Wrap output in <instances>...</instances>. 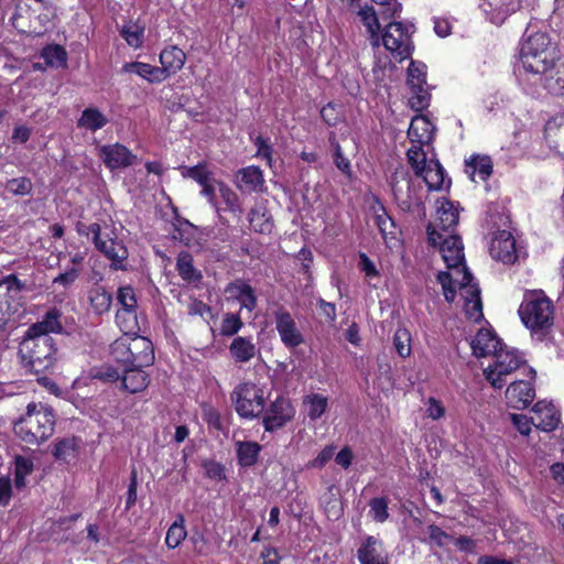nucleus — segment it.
Masks as SVG:
<instances>
[{
    "mask_svg": "<svg viewBox=\"0 0 564 564\" xmlns=\"http://www.w3.org/2000/svg\"><path fill=\"white\" fill-rule=\"evenodd\" d=\"M427 240L432 246H440V252L448 269H458L462 265V280L458 282L465 299L466 314L474 319L482 316V303L480 299V289L474 282V276L464 264V247L460 237L448 235L443 237L432 224L426 227Z\"/></svg>",
    "mask_w": 564,
    "mask_h": 564,
    "instance_id": "obj_1",
    "label": "nucleus"
},
{
    "mask_svg": "<svg viewBox=\"0 0 564 564\" xmlns=\"http://www.w3.org/2000/svg\"><path fill=\"white\" fill-rule=\"evenodd\" d=\"M55 415L53 409L43 403H30L26 412L14 422V434L25 444L39 446L54 433Z\"/></svg>",
    "mask_w": 564,
    "mask_h": 564,
    "instance_id": "obj_2",
    "label": "nucleus"
},
{
    "mask_svg": "<svg viewBox=\"0 0 564 564\" xmlns=\"http://www.w3.org/2000/svg\"><path fill=\"white\" fill-rule=\"evenodd\" d=\"M56 352V344L52 337H39L25 332L18 356L26 373L40 376L54 366Z\"/></svg>",
    "mask_w": 564,
    "mask_h": 564,
    "instance_id": "obj_3",
    "label": "nucleus"
},
{
    "mask_svg": "<svg viewBox=\"0 0 564 564\" xmlns=\"http://www.w3.org/2000/svg\"><path fill=\"white\" fill-rule=\"evenodd\" d=\"M519 316L525 327L541 338L553 326L554 306L543 291H529L519 307Z\"/></svg>",
    "mask_w": 564,
    "mask_h": 564,
    "instance_id": "obj_4",
    "label": "nucleus"
},
{
    "mask_svg": "<svg viewBox=\"0 0 564 564\" xmlns=\"http://www.w3.org/2000/svg\"><path fill=\"white\" fill-rule=\"evenodd\" d=\"M520 54L524 70L532 76L545 73L547 67L560 59L557 43L552 42L551 37H527Z\"/></svg>",
    "mask_w": 564,
    "mask_h": 564,
    "instance_id": "obj_5",
    "label": "nucleus"
},
{
    "mask_svg": "<svg viewBox=\"0 0 564 564\" xmlns=\"http://www.w3.org/2000/svg\"><path fill=\"white\" fill-rule=\"evenodd\" d=\"M79 235L89 236L98 251L111 260V268L113 270H124L126 261L128 259V249L122 241H119L112 230L101 229L98 223L85 225L79 223L77 225Z\"/></svg>",
    "mask_w": 564,
    "mask_h": 564,
    "instance_id": "obj_6",
    "label": "nucleus"
},
{
    "mask_svg": "<svg viewBox=\"0 0 564 564\" xmlns=\"http://www.w3.org/2000/svg\"><path fill=\"white\" fill-rule=\"evenodd\" d=\"M394 199L402 212L416 213L425 217V205L421 196L422 185L411 177L404 167L397 169L390 180Z\"/></svg>",
    "mask_w": 564,
    "mask_h": 564,
    "instance_id": "obj_7",
    "label": "nucleus"
},
{
    "mask_svg": "<svg viewBox=\"0 0 564 564\" xmlns=\"http://www.w3.org/2000/svg\"><path fill=\"white\" fill-rule=\"evenodd\" d=\"M494 362L484 369V375L490 384L496 389H501L506 384V376L510 375L525 360L514 348L502 346L494 355Z\"/></svg>",
    "mask_w": 564,
    "mask_h": 564,
    "instance_id": "obj_8",
    "label": "nucleus"
},
{
    "mask_svg": "<svg viewBox=\"0 0 564 564\" xmlns=\"http://www.w3.org/2000/svg\"><path fill=\"white\" fill-rule=\"evenodd\" d=\"M231 400L241 417L252 419L264 410V399L254 386L239 384L231 393Z\"/></svg>",
    "mask_w": 564,
    "mask_h": 564,
    "instance_id": "obj_9",
    "label": "nucleus"
},
{
    "mask_svg": "<svg viewBox=\"0 0 564 564\" xmlns=\"http://www.w3.org/2000/svg\"><path fill=\"white\" fill-rule=\"evenodd\" d=\"M379 6L381 20L387 22L383 26L384 32L381 35H392L391 31L399 33V35H413L416 28L413 23H402L390 21L401 11V4L397 0H372Z\"/></svg>",
    "mask_w": 564,
    "mask_h": 564,
    "instance_id": "obj_10",
    "label": "nucleus"
},
{
    "mask_svg": "<svg viewBox=\"0 0 564 564\" xmlns=\"http://www.w3.org/2000/svg\"><path fill=\"white\" fill-rule=\"evenodd\" d=\"M294 409L291 402L284 398L274 400L265 411L263 425L265 431L273 432L282 429L294 416Z\"/></svg>",
    "mask_w": 564,
    "mask_h": 564,
    "instance_id": "obj_11",
    "label": "nucleus"
},
{
    "mask_svg": "<svg viewBox=\"0 0 564 564\" xmlns=\"http://www.w3.org/2000/svg\"><path fill=\"white\" fill-rule=\"evenodd\" d=\"M98 155L104 164L111 171L131 166L137 156L121 143L101 145Z\"/></svg>",
    "mask_w": 564,
    "mask_h": 564,
    "instance_id": "obj_12",
    "label": "nucleus"
},
{
    "mask_svg": "<svg viewBox=\"0 0 564 564\" xmlns=\"http://www.w3.org/2000/svg\"><path fill=\"white\" fill-rule=\"evenodd\" d=\"M489 252L491 257L503 263H513L517 260L516 240L511 232L498 230L495 232Z\"/></svg>",
    "mask_w": 564,
    "mask_h": 564,
    "instance_id": "obj_13",
    "label": "nucleus"
},
{
    "mask_svg": "<svg viewBox=\"0 0 564 564\" xmlns=\"http://www.w3.org/2000/svg\"><path fill=\"white\" fill-rule=\"evenodd\" d=\"M123 316L121 314L116 315L117 324L120 326L123 332V336L116 339L110 346V352L113 359L122 364L126 367H129L130 360V343L131 335H135L139 330V327L130 326L129 324H123Z\"/></svg>",
    "mask_w": 564,
    "mask_h": 564,
    "instance_id": "obj_14",
    "label": "nucleus"
},
{
    "mask_svg": "<svg viewBox=\"0 0 564 564\" xmlns=\"http://www.w3.org/2000/svg\"><path fill=\"white\" fill-rule=\"evenodd\" d=\"M275 324L280 338L288 348H295L304 341L303 335L288 311L275 312Z\"/></svg>",
    "mask_w": 564,
    "mask_h": 564,
    "instance_id": "obj_15",
    "label": "nucleus"
},
{
    "mask_svg": "<svg viewBox=\"0 0 564 564\" xmlns=\"http://www.w3.org/2000/svg\"><path fill=\"white\" fill-rule=\"evenodd\" d=\"M129 367H149L154 361V348L151 340L143 336L131 335Z\"/></svg>",
    "mask_w": 564,
    "mask_h": 564,
    "instance_id": "obj_16",
    "label": "nucleus"
},
{
    "mask_svg": "<svg viewBox=\"0 0 564 564\" xmlns=\"http://www.w3.org/2000/svg\"><path fill=\"white\" fill-rule=\"evenodd\" d=\"M506 398L512 408L525 409L534 400L535 390L531 381L517 380L508 387Z\"/></svg>",
    "mask_w": 564,
    "mask_h": 564,
    "instance_id": "obj_17",
    "label": "nucleus"
},
{
    "mask_svg": "<svg viewBox=\"0 0 564 564\" xmlns=\"http://www.w3.org/2000/svg\"><path fill=\"white\" fill-rule=\"evenodd\" d=\"M534 83H540L549 93L561 95L564 91V65L555 63L545 73H538Z\"/></svg>",
    "mask_w": 564,
    "mask_h": 564,
    "instance_id": "obj_18",
    "label": "nucleus"
},
{
    "mask_svg": "<svg viewBox=\"0 0 564 564\" xmlns=\"http://www.w3.org/2000/svg\"><path fill=\"white\" fill-rule=\"evenodd\" d=\"M61 317L62 312L53 307L45 313L42 321L32 324L26 332L39 337H51V333L62 334Z\"/></svg>",
    "mask_w": 564,
    "mask_h": 564,
    "instance_id": "obj_19",
    "label": "nucleus"
},
{
    "mask_svg": "<svg viewBox=\"0 0 564 564\" xmlns=\"http://www.w3.org/2000/svg\"><path fill=\"white\" fill-rule=\"evenodd\" d=\"M544 138L550 149L564 158V113L556 115L546 122Z\"/></svg>",
    "mask_w": 564,
    "mask_h": 564,
    "instance_id": "obj_20",
    "label": "nucleus"
},
{
    "mask_svg": "<svg viewBox=\"0 0 564 564\" xmlns=\"http://www.w3.org/2000/svg\"><path fill=\"white\" fill-rule=\"evenodd\" d=\"M360 564H389L388 555L382 551L381 542L375 536H367L357 550Z\"/></svg>",
    "mask_w": 564,
    "mask_h": 564,
    "instance_id": "obj_21",
    "label": "nucleus"
},
{
    "mask_svg": "<svg viewBox=\"0 0 564 564\" xmlns=\"http://www.w3.org/2000/svg\"><path fill=\"white\" fill-rule=\"evenodd\" d=\"M473 354L480 358L494 355L500 347L503 346L501 340L490 330L481 328L477 332L476 336L470 343Z\"/></svg>",
    "mask_w": 564,
    "mask_h": 564,
    "instance_id": "obj_22",
    "label": "nucleus"
},
{
    "mask_svg": "<svg viewBox=\"0 0 564 564\" xmlns=\"http://www.w3.org/2000/svg\"><path fill=\"white\" fill-rule=\"evenodd\" d=\"M236 185L242 192H262L264 178L258 166H247L237 172Z\"/></svg>",
    "mask_w": 564,
    "mask_h": 564,
    "instance_id": "obj_23",
    "label": "nucleus"
},
{
    "mask_svg": "<svg viewBox=\"0 0 564 564\" xmlns=\"http://www.w3.org/2000/svg\"><path fill=\"white\" fill-rule=\"evenodd\" d=\"M534 425L545 432L553 431L560 423V414L551 403L539 401L533 406Z\"/></svg>",
    "mask_w": 564,
    "mask_h": 564,
    "instance_id": "obj_24",
    "label": "nucleus"
},
{
    "mask_svg": "<svg viewBox=\"0 0 564 564\" xmlns=\"http://www.w3.org/2000/svg\"><path fill=\"white\" fill-rule=\"evenodd\" d=\"M117 302L122 306V312H117V315L121 314L123 316V324L138 327L135 315L137 299L133 288L130 285L119 288L117 291Z\"/></svg>",
    "mask_w": 564,
    "mask_h": 564,
    "instance_id": "obj_25",
    "label": "nucleus"
},
{
    "mask_svg": "<svg viewBox=\"0 0 564 564\" xmlns=\"http://www.w3.org/2000/svg\"><path fill=\"white\" fill-rule=\"evenodd\" d=\"M225 292L236 299L241 304V308H247L249 312L257 305V297L252 286L242 280L229 283Z\"/></svg>",
    "mask_w": 564,
    "mask_h": 564,
    "instance_id": "obj_26",
    "label": "nucleus"
},
{
    "mask_svg": "<svg viewBox=\"0 0 564 564\" xmlns=\"http://www.w3.org/2000/svg\"><path fill=\"white\" fill-rule=\"evenodd\" d=\"M435 127L432 122L423 117H414L410 123L408 135L412 143L424 144L432 141Z\"/></svg>",
    "mask_w": 564,
    "mask_h": 564,
    "instance_id": "obj_27",
    "label": "nucleus"
},
{
    "mask_svg": "<svg viewBox=\"0 0 564 564\" xmlns=\"http://www.w3.org/2000/svg\"><path fill=\"white\" fill-rule=\"evenodd\" d=\"M143 367H126L121 377V386L130 393L143 391L150 380L148 375L142 370Z\"/></svg>",
    "mask_w": 564,
    "mask_h": 564,
    "instance_id": "obj_28",
    "label": "nucleus"
},
{
    "mask_svg": "<svg viewBox=\"0 0 564 564\" xmlns=\"http://www.w3.org/2000/svg\"><path fill=\"white\" fill-rule=\"evenodd\" d=\"M121 72L137 74L138 76L147 79L149 83H161L165 80L164 70H161L158 66H153L147 63H126L122 66Z\"/></svg>",
    "mask_w": 564,
    "mask_h": 564,
    "instance_id": "obj_29",
    "label": "nucleus"
},
{
    "mask_svg": "<svg viewBox=\"0 0 564 564\" xmlns=\"http://www.w3.org/2000/svg\"><path fill=\"white\" fill-rule=\"evenodd\" d=\"M160 62L162 64L160 69L164 70L166 79L170 75L175 74L183 67L185 62V54L181 48L176 46L165 48L160 54Z\"/></svg>",
    "mask_w": 564,
    "mask_h": 564,
    "instance_id": "obj_30",
    "label": "nucleus"
},
{
    "mask_svg": "<svg viewBox=\"0 0 564 564\" xmlns=\"http://www.w3.org/2000/svg\"><path fill=\"white\" fill-rule=\"evenodd\" d=\"M178 275L187 283L197 284L202 281L203 274L194 267V260L189 252L182 251L176 259Z\"/></svg>",
    "mask_w": 564,
    "mask_h": 564,
    "instance_id": "obj_31",
    "label": "nucleus"
},
{
    "mask_svg": "<svg viewBox=\"0 0 564 564\" xmlns=\"http://www.w3.org/2000/svg\"><path fill=\"white\" fill-rule=\"evenodd\" d=\"M78 445L75 437L56 440L53 444L52 455L58 462L70 463L76 459Z\"/></svg>",
    "mask_w": 564,
    "mask_h": 564,
    "instance_id": "obj_32",
    "label": "nucleus"
},
{
    "mask_svg": "<svg viewBox=\"0 0 564 564\" xmlns=\"http://www.w3.org/2000/svg\"><path fill=\"white\" fill-rule=\"evenodd\" d=\"M229 351L237 362H248L256 356L257 347L249 338L236 337L229 346Z\"/></svg>",
    "mask_w": 564,
    "mask_h": 564,
    "instance_id": "obj_33",
    "label": "nucleus"
},
{
    "mask_svg": "<svg viewBox=\"0 0 564 564\" xmlns=\"http://www.w3.org/2000/svg\"><path fill=\"white\" fill-rule=\"evenodd\" d=\"M88 301L96 315L109 312L112 304V294L104 286L96 285L88 292Z\"/></svg>",
    "mask_w": 564,
    "mask_h": 564,
    "instance_id": "obj_34",
    "label": "nucleus"
},
{
    "mask_svg": "<svg viewBox=\"0 0 564 564\" xmlns=\"http://www.w3.org/2000/svg\"><path fill=\"white\" fill-rule=\"evenodd\" d=\"M437 216L442 230L447 231L455 227L459 220V213L453 202L442 198L437 200Z\"/></svg>",
    "mask_w": 564,
    "mask_h": 564,
    "instance_id": "obj_35",
    "label": "nucleus"
},
{
    "mask_svg": "<svg viewBox=\"0 0 564 564\" xmlns=\"http://www.w3.org/2000/svg\"><path fill=\"white\" fill-rule=\"evenodd\" d=\"M381 40L382 45L399 61L409 58L414 48L411 37H381Z\"/></svg>",
    "mask_w": 564,
    "mask_h": 564,
    "instance_id": "obj_36",
    "label": "nucleus"
},
{
    "mask_svg": "<svg viewBox=\"0 0 564 564\" xmlns=\"http://www.w3.org/2000/svg\"><path fill=\"white\" fill-rule=\"evenodd\" d=\"M108 123L107 117L97 108L88 107L77 120V128H84L93 132L104 128Z\"/></svg>",
    "mask_w": 564,
    "mask_h": 564,
    "instance_id": "obj_37",
    "label": "nucleus"
},
{
    "mask_svg": "<svg viewBox=\"0 0 564 564\" xmlns=\"http://www.w3.org/2000/svg\"><path fill=\"white\" fill-rule=\"evenodd\" d=\"M422 177L430 191L442 188L445 180V171L438 160L431 159Z\"/></svg>",
    "mask_w": 564,
    "mask_h": 564,
    "instance_id": "obj_38",
    "label": "nucleus"
},
{
    "mask_svg": "<svg viewBox=\"0 0 564 564\" xmlns=\"http://www.w3.org/2000/svg\"><path fill=\"white\" fill-rule=\"evenodd\" d=\"M411 96L409 97V105L415 111H422L430 106L431 94L427 90L426 83H416L409 85Z\"/></svg>",
    "mask_w": 564,
    "mask_h": 564,
    "instance_id": "obj_39",
    "label": "nucleus"
},
{
    "mask_svg": "<svg viewBox=\"0 0 564 564\" xmlns=\"http://www.w3.org/2000/svg\"><path fill=\"white\" fill-rule=\"evenodd\" d=\"M249 223L252 229L259 234H270L273 228L271 216L264 208L254 207L249 213Z\"/></svg>",
    "mask_w": 564,
    "mask_h": 564,
    "instance_id": "obj_40",
    "label": "nucleus"
},
{
    "mask_svg": "<svg viewBox=\"0 0 564 564\" xmlns=\"http://www.w3.org/2000/svg\"><path fill=\"white\" fill-rule=\"evenodd\" d=\"M41 57L51 67L59 68L67 65V52L61 45H47L42 50Z\"/></svg>",
    "mask_w": 564,
    "mask_h": 564,
    "instance_id": "obj_41",
    "label": "nucleus"
},
{
    "mask_svg": "<svg viewBox=\"0 0 564 564\" xmlns=\"http://www.w3.org/2000/svg\"><path fill=\"white\" fill-rule=\"evenodd\" d=\"M261 447L256 442H240L238 443L237 455L239 464L243 467L253 466L259 457Z\"/></svg>",
    "mask_w": 564,
    "mask_h": 564,
    "instance_id": "obj_42",
    "label": "nucleus"
},
{
    "mask_svg": "<svg viewBox=\"0 0 564 564\" xmlns=\"http://www.w3.org/2000/svg\"><path fill=\"white\" fill-rule=\"evenodd\" d=\"M406 159L411 167L413 169L415 175H423L429 161L426 158V153L422 149V144H413L408 151H406Z\"/></svg>",
    "mask_w": 564,
    "mask_h": 564,
    "instance_id": "obj_43",
    "label": "nucleus"
},
{
    "mask_svg": "<svg viewBox=\"0 0 564 564\" xmlns=\"http://www.w3.org/2000/svg\"><path fill=\"white\" fill-rule=\"evenodd\" d=\"M328 399L319 393L307 395L304 399V405L307 409V415L311 420L319 419L326 411Z\"/></svg>",
    "mask_w": 564,
    "mask_h": 564,
    "instance_id": "obj_44",
    "label": "nucleus"
},
{
    "mask_svg": "<svg viewBox=\"0 0 564 564\" xmlns=\"http://www.w3.org/2000/svg\"><path fill=\"white\" fill-rule=\"evenodd\" d=\"M184 517L178 514L173 524L169 528L165 536V544L169 549L177 547L186 538V530L184 528Z\"/></svg>",
    "mask_w": 564,
    "mask_h": 564,
    "instance_id": "obj_45",
    "label": "nucleus"
},
{
    "mask_svg": "<svg viewBox=\"0 0 564 564\" xmlns=\"http://www.w3.org/2000/svg\"><path fill=\"white\" fill-rule=\"evenodd\" d=\"M358 15L360 17L361 22L367 26L368 32L370 35H378V31L381 30L382 24L380 22L379 15L380 9L377 11L372 7H364L358 12Z\"/></svg>",
    "mask_w": 564,
    "mask_h": 564,
    "instance_id": "obj_46",
    "label": "nucleus"
},
{
    "mask_svg": "<svg viewBox=\"0 0 564 564\" xmlns=\"http://www.w3.org/2000/svg\"><path fill=\"white\" fill-rule=\"evenodd\" d=\"M173 226V238L178 239L186 246H189L191 241L194 239L197 227L184 218H176Z\"/></svg>",
    "mask_w": 564,
    "mask_h": 564,
    "instance_id": "obj_47",
    "label": "nucleus"
},
{
    "mask_svg": "<svg viewBox=\"0 0 564 564\" xmlns=\"http://www.w3.org/2000/svg\"><path fill=\"white\" fill-rule=\"evenodd\" d=\"M217 185L227 209L235 216L240 217L242 214V208L238 195L223 182H218Z\"/></svg>",
    "mask_w": 564,
    "mask_h": 564,
    "instance_id": "obj_48",
    "label": "nucleus"
},
{
    "mask_svg": "<svg viewBox=\"0 0 564 564\" xmlns=\"http://www.w3.org/2000/svg\"><path fill=\"white\" fill-rule=\"evenodd\" d=\"M467 169H471V175L478 173L481 181H486L492 174V162L489 156H476L466 162Z\"/></svg>",
    "mask_w": 564,
    "mask_h": 564,
    "instance_id": "obj_49",
    "label": "nucleus"
},
{
    "mask_svg": "<svg viewBox=\"0 0 564 564\" xmlns=\"http://www.w3.org/2000/svg\"><path fill=\"white\" fill-rule=\"evenodd\" d=\"M183 176L196 181L200 186L205 185L209 181H214L213 173L207 169L205 163L185 167Z\"/></svg>",
    "mask_w": 564,
    "mask_h": 564,
    "instance_id": "obj_50",
    "label": "nucleus"
},
{
    "mask_svg": "<svg viewBox=\"0 0 564 564\" xmlns=\"http://www.w3.org/2000/svg\"><path fill=\"white\" fill-rule=\"evenodd\" d=\"M411 336L408 329L398 328L393 336V345L398 355L402 358L410 356L411 354Z\"/></svg>",
    "mask_w": 564,
    "mask_h": 564,
    "instance_id": "obj_51",
    "label": "nucleus"
},
{
    "mask_svg": "<svg viewBox=\"0 0 564 564\" xmlns=\"http://www.w3.org/2000/svg\"><path fill=\"white\" fill-rule=\"evenodd\" d=\"M243 323L239 315L226 313L221 322L220 335L226 337L234 336L241 329Z\"/></svg>",
    "mask_w": 564,
    "mask_h": 564,
    "instance_id": "obj_52",
    "label": "nucleus"
},
{
    "mask_svg": "<svg viewBox=\"0 0 564 564\" xmlns=\"http://www.w3.org/2000/svg\"><path fill=\"white\" fill-rule=\"evenodd\" d=\"M370 516L377 522H384L388 517V499L386 497H377L370 500Z\"/></svg>",
    "mask_w": 564,
    "mask_h": 564,
    "instance_id": "obj_53",
    "label": "nucleus"
},
{
    "mask_svg": "<svg viewBox=\"0 0 564 564\" xmlns=\"http://www.w3.org/2000/svg\"><path fill=\"white\" fill-rule=\"evenodd\" d=\"M436 280L442 285L445 300L453 303L456 297V288L451 273L441 271L437 273Z\"/></svg>",
    "mask_w": 564,
    "mask_h": 564,
    "instance_id": "obj_54",
    "label": "nucleus"
},
{
    "mask_svg": "<svg viewBox=\"0 0 564 564\" xmlns=\"http://www.w3.org/2000/svg\"><path fill=\"white\" fill-rule=\"evenodd\" d=\"M426 65L415 61H411L408 68V85L416 83H426Z\"/></svg>",
    "mask_w": 564,
    "mask_h": 564,
    "instance_id": "obj_55",
    "label": "nucleus"
},
{
    "mask_svg": "<svg viewBox=\"0 0 564 564\" xmlns=\"http://www.w3.org/2000/svg\"><path fill=\"white\" fill-rule=\"evenodd\" d=\"M7 189L13 195L24 196L31 193L32 182L26 177H18L9 180Z\"/></svg>",
    "mask_w": 564,
    "mask_h": 564,
    "instance_id": "obj_56",
    "label": "nucleus"
},
{
    "mask_svg": "<svg viewBox=\"0 0 564 564\" xmlns=\"http://www.w3.org/2000/svg\"><path fill=\"white\" fill-rule=\"evenodd\" d=\"M427 533H429V542L431 544L437 545L440 547L446 545L447 542L451 540V535L447 534L445 531H443L436 524H430L427 527Z\"/></svg>",
    "mask_w": 564,
    "mask_h": 564,
    "instance_id": "obj_57",
    "label": "nucleus"
},
{
    "mask_svg": "<svg viewBox=\"0 0 564 564\" xmlns=\"http://www.w3.org/2000/svg\"><path fill=\"white\" fill-rule=\"evenodd\" d=\"M509 416L512 424L519 431L520 434L529 435V433L531 432V425H534L535 423L533 417H529L525 414L516 413H511L509 414Z\"/></svg>",
    "mask_w": 564,
    "mask_h": 564,
    "instance_id": "obj_58",
    "label": "nucleus"
},
{
    "mask_svg": "<svg viewBox=\"0 0 564 564\" xmlns=\"http://www.w3.org/2000/svg\"><path fill=\"white\" fill-rule=\"evenodd\" d=\"M321 117L328 126H336L340 121V113L337 111L336 105L333 102H329L322 108Z\"/></svg>",
    "mask_w": 564,
    "mask_h": 564,
    "instance_id": "obj_59",
    "label": "nucleus"
},
{
    "mask_svg": "<svg viewBox=\"0 0 564 564\" xmlns=\"http://www.w3.org/2000/svg\"><path fill=\"white\" fill-rule=\"evenodd\" d=\"M376 224L383 237L388 234H393V229L395 227L394 221L384 209H382V214H378L376 216Z\"/></svg>",
    "mask_w": 564,
    "mask_h": 564,
    "instance_id": "obj_60",
    "label": "nucleus"
},
{
    "mask_svg": "<svg viewBox=\"0 0 564 564\" xmlns=\"http://www.w3.org/2000/svg\"><path fill=\"white\" fill-rule=\"evenodd\" d=\"M78 276L79 270L76 267H72L67 269L64 273L58 274L53 282L61 284L64 288H67L70 284H73Z\"/></svg>",
    "mask_w": 564,
    "mask_h": 564,
    "instance_id": "obj_61",
    "label": "nucleus"
},
{
    "mask_svg": "<svg viewBox=\"0 0 564 564\" xmlns=\"http://www.w3.org/2000/svg\"><path fill=\"white\" fill-rule=\"evenodd\" d=\"M332 145L334 148V162L337 169L345 173L349 172L350 162L348 159L344 158L339 143L337 141H332Z\"/></svg>",
    "mask_w": 564,
    "mask_h": 564,
    "instance_id": "obj_62",
    "label": "nucleus"
},
{
    "mask_svg": "<svg viewBox=\"0 0 564 564\" xmlns=\"http://www.w3.org/2000/svg\"><path fill=\"white\" fill-rule=\"evenodd\" d=\"M34 465L30 458L24 456H15L14 459V473L19 475L28 476L33 471Z\"/></svg>",
    "mask_w": 564,
    "mask_h": 564,
    "instance_id": "obj_63",
    "label": "nucleus"
},
{
    "mask_svg": "<svg viewBox=\"0 0 564 564\" xmlns=\"http://www.w3.org/2000/svg\"><path fill=\"white\" fill-rule=\"evenodd\" d=\"M359 268L368 278H376L379 275L375 263L365 253H360L359 256Z\"/></svg>",
    "mask_w": 564,
    "mask_h": 564,
    "instance_id": "obj_64",
    "label": "nucleus"
}]
</instances>
